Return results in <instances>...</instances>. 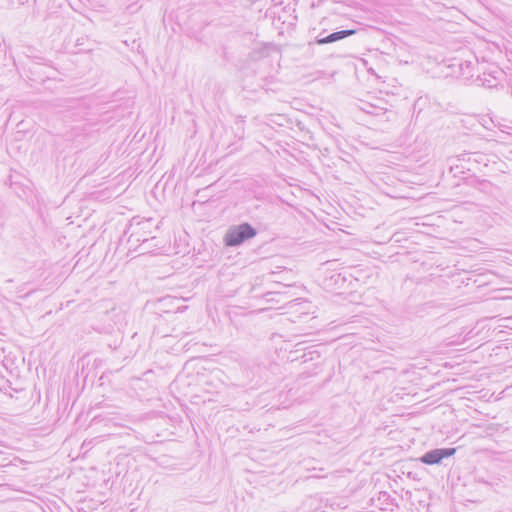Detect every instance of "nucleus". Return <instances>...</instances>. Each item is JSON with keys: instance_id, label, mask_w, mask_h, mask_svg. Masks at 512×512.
<instances>
[{"instance_id": "6", "label": "nucleus", "mask_w": 512, "mask_h": 512, "mask_svg": "<svg viewBox=\"0 0 512 512\" xmlns=\"http://www.w3.org/2000/svg\"><path fill=\"white\" fill-rule=\"evenodd\" d=\"M132 237H136L135 241L136 242H142V243H145L146 241H148V238L147 237H143V235H140L139 232H133L130 236V238ZM129 241H131V239H129Z\"/></svg>"}, {"instance_id": "1", "label": "nucleus", "mask_w": 512, "mask_h": 512, "mask_svg": "<svg viewBox=\"0 0 512 512\" xmlns=\"http://www.w3.org/2000/svg\"><path fill=\"white\" fill-rule=\"evenodd\" d=\"M449 172L453 177L462 179L473 178L480 166H487V155L481 152H465L460 155L451 156L447 159Z\"/></svg>"}, {"instance_id": "3", "label": "nucleus", "mask_w": 512, "mask_h": 512, "mask_svg": "<svg viewBox=\"0 0 512 512\" xmlns=\"http://www.w3.org/2000/svg\"><path fill=\"white\" fill-rule=\"evenodd\" d=\"M455 452V448H436L423 454L419 460L426 465L440 464L443 459L451 457Z\"/></svg>"}, {"instance_id": "4", "label": "nucleus", "mask_w": 512, "mask_h": 512, "mask_svg": "<svg viewBox=\"0 0 512 512\" xmlns=\"http://www.w3.org/2000/svg\"><path fill=\"white\" fill-rule=\"evenodd\" d=\"M324 34H325V31H322L316 37V39L314 41L309 42V46H313L314 44L325 45V44H330V43H334V42L343 40L347 37H350V36L356 34V30L355 29H345V30H339V31L332 32L328 35H324Z\"/></svg>"}, {"instance_id": "2", "label": "nucleus", "mask_w": 512, "mask_h": 512, "mask_svg": "<svg viewBox=\"0 0 512 512\" xmlns=\"http://www.w3.org/2000/svg\"><path fill=\"white\" fill-rule=\"evenodd\" d=\"M256 235V228L248 222H243L229 227L224 236V244L227 247H238L247 240L254 238Z\"/></svg>"}, {"instance_id": "8", "label": "nucleus", "mask_w": 512, "mask_h": 512, "mask_svg": "<svg viewBox=\"0 0 512 512\" xmlns=\"http://www.w3.org/2000/svg\"><path fill=\"white\" fill-rule=\"evenodd\" d=\"M2 485V483L0 482V486Z\"/></svg>"}, {"instance_id": "5", "label": "nucleus", "mask_w": 512, "mask_h": 512, "mask_svg": "<svg viewBox=\"0 0 512 512\" xmlns=\"http://www.w3.org/2000/svg\"><path fill=\"white\" fill-rule=\"evenodd\" d=\"M479 184V189L484 192H489V189L492 188V184L487 180H477Z\"/></svg>"}, {"instance_id": "7", "label": "nucleus", "mask_w": 512, "mask_h": 512, "mask_svg": "<svg viewBox=\"0 0 512 512\" xmlns=\"http://www.w3.org/2000/svg\"><path fill=\"white\" fill-rule=\"evenodd\" d=\"M141 224H143V225H148V224H149V221H145V222H143V223H140V222H139V223H137V226H140Z\"/></svg>"}]
</instances>
